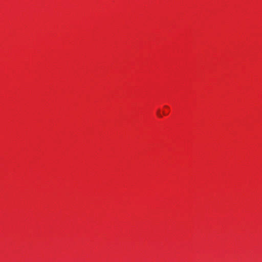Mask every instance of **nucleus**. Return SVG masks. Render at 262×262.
I'll return each mask as SVG.
<instances>
[{
	"label": "nucleus",
	"instance_id": "f257e3e1",
	"mask_svg": "<svg viewBox=\"0 0 262 262\" xmlns=\"http://www.w3.org/2000/svg\"><path fill=\"white\" fill-rule=\"evenodd\" d=\"M157 115L159 117H162V115L160 114L159 111H158Z\"/></svg>",
	"mask_w": 262,
	"mask_h": 262
},
{
	"label": "nucleus",
	"instance_id": "f03ea898",
	"mask_svg": "<svg viewBox=\"0 0 262 262\" xmlns=\"http://www.w3.org/2000/svg\"><path fill=\"white\" fill-rule=\"evenodd\" d=\"M164 107H166V108H168V106H165Z\"/></svg>",
	"mask_w": 262,
	"mask_h": 262
}]
</instances>
